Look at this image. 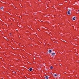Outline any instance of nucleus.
I'll use <instances>...</instances> for the list:
<instances>
[{
	"mask_svg": "<svg viewBox=\"0 0 79 79\" xmlns=\"http://www.w3.org/2000/svg\"><path fill=\"white\" fill-rule=\"evenodd\" d=\"M52 56H54V54H52Z\"/></svg>",
	"mask_w": 79,
	"mask_h": 79,
	"instance_id": "9d476101",
	"label": "nucleus"
},
{
	"mask_svg": "<svg viewBox=\"0 0 79 79\" xmlns=\"http://www.w3.org/2000/svg\"><path fill=\"white\" fill-rule=\"evenodd\" d=\"M67 14H68V15H71V10H69L68 11Z\"/></svg>",
	"mask_w": 79,
	"mask_h": 79,
	"instance_id": "f257e3e1",
	"label": "nucleus"
},
{
	"mask_svg": "<svg viewBox=\"0 0 79 79\" xmlns=\"http://www.w3.org/2000/svg\"><path fill=\"white\" fill-rule=\"evenodd\" d=\"M32 69L30 68L29 69V71H32Z\"/></svg>",
	"mask_w": 79,
	"mask_h": 79,
	"instance_id": "7ed1b4c3",
	"label": "nucleus"
},
{
	"mask_svg": "<svg viewBox=\"0 0 79 79\" xmlns=\"http://www.w3.org/2000/svg\"><path fill=\"white\" fill-rule=\"evenodd\" d=\"M78 11H79V10H78Z\"/></svg>",
	"mask_w": 79,
	"mask_h": 79,
	"instance_id": "2eb2a0df",
	"label": "nucleus"
},
{
	"mask_svg": "<svg viewBox=\"0 0 79 79\" xmlns=\"http://www.w3.org/2000/svg\"><path fill=\"white\" fill-rule=\"evenodd\" d=\"M54 76H57V75L56 74H55L54 75Z\"/></svg>",
	"mask_w": 79,
	"mask_h": 79,
	"instance_id": "6e6552de",
	"label": "nucleus"
},
{
	"mask_svg": "<svg viewBox=\"0 0 79 79\" xmlns=\"http://www.w3.org/2000/svg\"><path fill=\"white\" fill-rule=\"evenodd\" d=\"M46 7H48H48L49 6H48V5H46Z\"/></svg>",
	"mask_w": 79,
	"mask_h": 79,
	"instance_id": "0eeeda50",
	"label": "nucleus"
},
{
	"mask_svg": "<svg viewBox=\"0 0 79 79\" xmlns=\"http://www.w3.org/2000/svg\"><path fill=\"white\" fill-rule=\"evenodd\" d=\"M53 67H52V66H51L50 67V69H53Z\"/></svg>",
	"mask_w": 79,
	"mask_h": 79,
	"instance_id": "423d86ee",
	"label": "nucleus"
},
{
	"mask_svg": "<svg viewBox=\"0 0 79 79\" xmlns=\"http://www.w3.org/2000/svg\"><path fill=\"white\" fill-rule=\"evenodd\" d=\"M63 41H64V40H63Z\"/></svg>",
	"mask_w": 79,
	"mask_h": 79,
	"instance_id": "4468645a",
	"label": "nucleus"
},
{
	"mask_svg": "<svg viewBox=\"0 0 79 79\" xmlns=\"http://www.w3.org/2000/svg\"><path fill=\"white\" fill-rule=\"evenodd\" d=\"M14 73H15V74H16V72H15Z\"/></svg>",
	"mask_w": 79,
	"mask_h": 79,
	"instance_id": "f8f14e48",
	"label": "nucleus"
},
{
	"mask_svg": "<svg viewBox=\"0 0 79 79\" xmlns=\"http://www.w3.org/2000/svg\"><path fill=\"white\" fill-rule=\"evenodd\" d=\"M10 34H11V33H10Z\"/></svg>",
	"mask_w": 79,
	"mask_h": 79,
	"instance_id": "ddd939ff",
	"label": "nucleus"
},
{
	"mask_svg": "<svg viewBox=\"0 0 79 79\" xmlns=\"http://www.w3.org/2000/svg\"><path fill=\"white\" fill-rule=\"evenodd\" d=\"M52 54H53V55H55V53H52Z\"/></svg>",
	"mask_w": 79,
	"mask_h": 79,
	"instance_id": "1a4fd4ad",
	"label": "nucleus"
},
{
	"mask_svg": "<svg viewBox=\"0 0 79 79\" xmlns=\"http://www.w3.org/2000/svg\"><path fill=\"white\" fill-rule=\"evenodd\" d=\"M51 52H52V50L50 49V50H49L48 53H51Z\"/></svg>",
	"mask_w": 79,
	"mask_h": 79,
	"instance_id": "f03ea898",
	"label": "nucleus"
},
{
	"mask_svg": "<svg viewBox=\"0 0 79 79\" xmlns=\"http://www.w3.org/2000/svg\"><path fill=\"white\" fill-rule=\"evenodd\" d=\"M48 77H47V76L45 77V79H48Z\"/></svg>",
	"mask_w": 79,
	"mask_h": 79,
	"instance_id": "20e7f679",
	"label": "nucleus"
},
{
	"mask_svg": "<svg viewBox=\"0 0 79 79\" xmlns=\"http://www.w3.org/2000/svg\"><path fill=\"white\" fill-rule=\"evenodd\" d=\"M2 8H3V7H2V8H1L0 9H2Z\"/></svg>",
	"mask_w": 79,
	"mask_h": 79,
	"instance_id": "9b49d317",
	"label": "nucleus"
},
{
	"mask_svg": "<svg viewBox=\"0 0 79 79\" xmlns=\"http://www.w3.org/2000/svg\"><path fill=\"white\" fill-rule=\"evenodd\" d=\"M75 18H76V17H74V18H73V20H75Z\"/></svg>",
	"mask_w": 79,
	"mask_h": 79,
	"instance_id": "39448f33",
	"label": "nucleus"
}]
</instances>
